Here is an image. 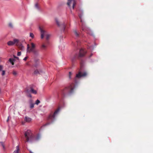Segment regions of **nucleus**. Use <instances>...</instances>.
Returning a JSON list of instances; mask_svg holds the SVG:
<instances>
[{"instance_id":"b1692460","label":"nucleus","mask_w":153,"mask_h":153,"mask_svg":"<svg viewBox=\"0 0 153 153\" xmlns=\"http://www.w3.org/2000/svg\"><path fill=\"white\" fill-rule=\"evenodd\" d=\"M31 47L33 48H35L36 45L33 43L31 42Z\"/></svg>"},{"instance_id":"f3484780","label":"nucleus","mask_w":153,"mask_h":153,"mask_svg":"<svg viewBox=\"0 0 153 153\" xmlns=\"http://www.w3.org/2000/svg\"><path fill=\"white\" fill-rule=\"evenodd\" d=\"M33 53L34 55L35 56H37L39 55V51L36 49L34 50L32 52Z\"/></svg>"},{"instance_id":"6ab92c4d","label":"nucleus","mask_w":153,"mask_h":153,"mask_svg":"<svg viewBox=\"0 0 153 153\" xmlns=\"http://www.w3.org/2000/svg\"><path fill=\"white\" fill-rule=\"evenodd\" d=\"M15 61V60L13 59L10 58L9 59V61L13 65H14V62Z\"/></svg>"},{"instance_id":"f704fd0d","label":"nucleus","mask_w":153,"mask_h":153,"mask_svg":"<svg viewBox=\"0 0 153 153\" xmlns=\"http://www.w3.org/2000/svg\"><path fill=\"white\" fill-rule=\"evenodd\" d=\"M9 119V117H8V119H7V122H8V121Z\"/></svg>"},{"instance_id":"72a5a7b5","label":"nucleus","mask_w":153,"mask_h":153,"mask_svg":"<svg viewBox=\"0 0 153 153\" xmlns=\"http://www.w3.org/2000/svg\"><path fill=\"white\" fill-rule=\"evenodd\" d=\"M89 48L91 49H93V47L92 46H91L89 47Z\"/></svg>"},{"instance_id":"a878e982","label":"nucleus","mask_w":153,"mask_h":153,"mask_svg":"<svg viewBox=\"0 0 153 153\" xmlns=\"http://www.w3.org/2000/svg\"><path fill=\"white\" fill-rule=\"evenodd\" d=\"M40 101L39 100H37L36 101L35 104L37 105H38L40 103Z\"/></svg>"},{"instance_id":"58836bf2","label":"nucleus","mask_w":153,"mask_h":153,"mask_svg":"<svg viewBox=\"0 0 153 153\" xmlns=\"http://www.w3.org/2000/svg\"><path fill=\"white\" fill-rule=\"evenodd\" d=\"M2 146H3V148H4V146L3 144H2Z\"/></svg>"},{"instance_id":"a211bd4d","label":"nucleus","mask_w":153,"mask_h":153,"mask_svg":"<svg viewBox=\"0 0 153 153\" xmlns=\"http://www.w3.org/2000/svg\"><path fill=\"white\" fill-rule=\"evenodd\" d=\"M19 146H17L16 147V150L14 151L13 153H19Z\"/></svg>"},{"instance_id":"9d476101","label":"nucleus","mask_w":153,"mask_h":153,"mask_svg":"<svg viewBox=\"0 0 153 153\" xmlns=\"http://www.w3.org/2000/svg\"><path fill=\"white\" fill-rule=\"evenodd\" d=\"M29 102L30 104V108H34V105L35 104L33 103V100L31 99H30L29 100Z\"/></svg>"},{"instance_id":"6e6552de","label":"nucleus","mask_w":153,"mask_h":153,"mask_svg":"<svg viewBox=\"0 0 153 153\" xmlns=\"http://www.w3.org/2000/svg\"><path fill=\"white\" fill-rule=\"evenodd\" d=\"M56 23L57 25L62 28L64 29L65 25L62 22H61L59 21V20H57L56 21Z\"/></svg>"},{"instance_id":"c9c22d12","label":"nucleus","mask_w":153,"mask_h":153,"mask_svg":"<svg viewBox=\"0 0 153 153\" xmlns=\"http://www.w3.org/2000/svg\"><path fill=\"white\" fill-rule=\"evenodd\" d=\"M48 123L46 124L44 126H46V125H48Z\"/></svg>"},{"instance_id":"7c9ffc66","label":"nucleus","mask_w":153,"mask_h":153,"mask_svg":"<svg viewBox=\"0 0 153 153\" xmlns=\"http://www.w3.org/2000/svg\"><path fill=\"white\" fill-rule=\"evenodd\" d=\"M21 55V52H18L17 53V55L18 56H20Z\"/></svg>"},{"instance_id":"79ce46f5","label":"nucleus","mask_w":153,"mask_h":153,"mask_svg":"<svg viewBox=\"0 0 153 153\" xmlns=\"http://www.w3.org/2000/svg\"><path fill=\"white\" fill-rule=\"evenodd\" d=\"M14 58H16V57H15V56H14Z\"/></svg>"},{"instance_id":"9b49d317","label":"nucleus","mask_w":153,"mask_h":153,"mask_svg":"<svg viewBox=\"0 0 153 153\" xmlns=\"http://www.w3.org/2000/svg\"><path fill=\"white\" fill-rule=\"evenodd\" d=\"M86 53L85 51L83 49H81L80 51L79 56H84Z\"/></svg>"},{"instance_id":"f03ea898","label":"nucleus","mask_w":153,"mask_h":153,"mask_svg":"<svg viewBox=\"0 0 153 153\" xmlns=\"http://www.w3.org/2000/svg\"><path fill=\"white\" fill-rule=\"evenodd\" d=\"M75 87V85L73 84H71L67 87H65L62 90V92L63 94L67 93L71 94L74 92Z\"/></svg>"},{"instance_id":"1a4fd4ad","label":"nucleus","mask_w":153,"mask_h":153,"mask_svg":"<svg viewBox=\"0 0 153 153\" xmlns=\"http://www.w3.org/2000/svg\"><path fill=\"white\" fill-rule=\"evenodd\" d=\"M35 48H33L31 47L30 48L29 45L28 44L27 45V52L28 53H30L31 52H32L33 51L35 50Z\"/></svg>"},{"instance_id":"4be33fe9","label":"nucleus","mask_w":153,"mask_h":153,"mask_svg":"<svg viewBox=\"0 0 153 153\" xmlns=\"http://www.w3.org/2000/svg\"><path fill=\"white\" fill-rule=\"evenodd\" d=\"M75 35L76 36H79V35L77 32V31L76 30H74L73 31Z\"/></svg>"},{"instance_id":"4468645a","label":"nucleus","mask_w":153,"mask_h":153,"mask_svg":"<svg viewBox=\"0 0 153 153\" xmlns=\"http://www.w3.org/2000/svg\"><path fill=\"white\" fill-rule=\"evenodd\" d=\"M17 46H18L19 47V48L21 50H23L24 49V47L22 45V44L20 43L19 41V45Z\"/></svg>"},{"instance_id":"2eb2a0df","label":"nucleus","mask_w":153,"mask_h":153,"mask_svg":"<svg viewBox=\"0 0 153 153\" xmlns=\"http://www.w3.org/2000/svg\"><path fill=\"white\" fill-rule=\"evenodd\" d=\"M41 48L42 50H45L47 48V45L43 43L41 45Z\"/></svg>"},{"instance_id":"412c9836","label":"nucleus","mask_w":153,"mask_h":153,"mask_svg":"<svg viewBox=\"0 0 153 153\" xmlns=\"http://www.w3.org/2000/svg\"><path fill=\"white\" fill-rule=\"evenodd\" d=\"M30 91L32 93L36 94L37 93V91L36 90H34L33 88H31L30 90Z\"/></svg>"},{"instance_id":"cd10ccee","label":"nucleus","mask_w":153,"mask_h":153,"mask_svg":"<svg viewBox=\"0 0 153 153\" xmlns=\"http://www.w3.org/2000/svg\"><path fill=\"white\" fill-rule=\"evenodd\" d=\"M9 26L10 27H13V25L11 23H9Z\"/></svg>"},{"instance_id":"f257e3e1","label":"nucleus","mask_w":153,"mask_h":153,"mask_svg":"<svg viewBox=\"0 0 153 153\" xmlns=\"http://www.w3.org/2000/svg\"><path fill=\"white\" fill-rule=\"evenodd\" d=\"M25 136L27 142H32L34 140H38L41 137V135L39 134L35 137L32 131L29 130H27L25 132Z\"/></svg>"},{"instance_id":"ddd939ff","label":"nucleus","mask_w":153,"mask_h":153,"mask_svg":"<svg viewBox=\"0 0 153 153\" xmlns=\"http://www.w3.org/2000/svg\"><path fill=\"white\" fill-rule=\"evenodd\" d=\"M25 120L27 122H30L32 120V119L28 117H25Z\"/></svg>"},{"instance_id":"393cba45","label":"nucleus","mask_w":153,"mask_h":153,"mask_svg":"<svg viewBox=\"0 0 153 153\" xmlns=\"http://www.w3.org/2000/svg\"><path fill=\"white\" fill-rule=\"evenodd\" d=\"M35 7L38 10L39 9V7L38 4L37 3H36L35 5Z\"/></svg>"},{"instance_id":"dca6fc26","label":"nucleus","mask_w":153,"mask_h":153,"mask_svg":"<svg viewBox=\"0 0 153 153\" xmlns=\"http://www.w3.org/2000/svg\"><path fill=\"white\" fill-rule=\"evenodd\" d=\"M3 68V66L1 65H0V71H2V73L1 74L3 76L5 74V71H2Z\"/></svg>"},{"instance_id":"473e14b6","label":"nucleus","mask_w":153,"mask_h":153,"mask_svg":"<svg viewBox=\"0 0 153 153\" xmlns=\"http://www.w3.org/2000/svg\"><path fill=\"white\" fill-rule=\"evenodd\" d=\"M79 14V16L80 18L81 19L82 17V15H80L79 13H78Z\"/></svg>"},{"instance_id":"a19ab883","label":"nucleus","mask_w":153,"mask_h":153,"mask_svg":"<svg viewBox=\"0 0 153 153\" xmlns=\"http://www.w3.org/2000/svg\"><path fill=\"white\" fill-rule=\"evenodd\" d=\"M81 66H82V65L81 64Z\"/></svg>"},{"instance_id":"0eeeda50","label":"nucleus","mask_w":153,"mask_h":153,"mask_svg":"<svg viewBox=\"0 0 153 153\" xmlns=\"http://www.w3.org/2000/svg\"><path fill=\"white\" fill-rule=\"evenodd\" d=\"M67 4L69 7L72 5L73 9H74L76 2L75 0H68Z\"/></svg>"},{"instance_id":"423d86ee","label":"nucleus","mask_w":153,"mask_h":153,"mask_svg":"<svg viewBox=\"0 0 153 153\" xmlns=\"http://www.w3.org/2000/svg\"><path fill=\"white\" fill-rule=\"evenodd\" d=\"M19 40L15 39L13 41H10L8 42L7 44L9 46H12L15 44L16 45H19Z\"/></svg>"},{"instance_id":"4c0bfd02","label":"nucleus","mask_w":153,"mask_h":153,"mask_svg":"<svg viewBox=\"0 0 153 153\" xmlns=\"http://www.w3.org/2000/svg\"><path fill=\"white\" fill-rule=\"evenodd\" d=\"M30 153H33L32 152H31V151H30Z\"/></svg>"},{"instance_id":"39448f33","label":"nucleus","mask_w":153,"mask_h":153,"mask_svg":"<svg viewBox=\"0 0 153 153\" xmlns=\"http://www.w3.org/2000/svg\"><path fill=\"white\" fill-rule=\"evenodd\" d=\"M87 75V73L86 72H84L82 73L81 72H79L78 74L76 75L75 79V82H76L77 79H79L82 77H85Z\"/></svg>"},{"instance_id":"5701e85b","label":"nucleus","mask_w":153,"mask_h":153,"mask_svg":"<svg viewBox=\"0 0 153 153\" xmlns=\"http://www.w3.org/2000/svg\"><path fill=\"white\" fill-rule=\"evenodd\" d=\"M30 36L33 39L34 38V35L32 33H30Z\"/></svg>"},{"instance_id":"ea45409f","label":"nucleus","mask_w":153,"mask_h":153,"mask_svg":"<svg viewBox=\"0 0 153 153\" xmlns=\"http://www.w3.org/2000/svg\"><path fill=\"white\" fill-rule=\"evenodd\" d=\"M34 66L35 67H36L37 66V65H34Z\"/></svg>"},{"instance_id":"37998d69","label":"nucleus","mask_w":153,"mask_h":153,"mask_svg":"<svg viewBox=\"0 0 153 153\" xmlns=\"http://www.w3.org/2000/svg\"><path fill=\"white\" fill-rule=\"evenodd\" d=\"M92 54H91V55L90 56H92Z\"/></svg>"},{"instance_id":"20e7f679","label":"nucleus","mask_w":153,"mask_h":153,"mask_svg":"<svg viewBox=\"0 0 153 153\" xmlns=\"http://www.w3.org/2000/svg\"><path fill=\"white\" fill-rule=\"evenodd\" d=\"M39 29L40 32L41 38L42 39H43L47 34L48 32L43 27H39Z\"/></svg>"},{"instance_id":"aec40b11","label":"nucleus","mask_w":153,"mask_h":153,"mask_svg":"<svg viewBox=\"0 0 153 153\" xmlns=\"http://www.w3.org/2000/svg\"><path fill=\"white\" fill-rule=\"evenodd\" d=\"M50 36L51 35L48 33L45 37L46 40H48L49 39Z\"/></svg>"},{"instance_id":"c756f323","label":"nucleus","mask_w":153,"mask_h":153,"mask_svg":"<svg viewBox=\"0 0 153 153\" xmlns=\"http://www.w3.org/2000/svg\"><path fill=\"white\" fill-rule=\"evenodd\" d=\"M34 73L35 74H37L39 73V71L37 70H36L35 71Z\"/></svg>"},{"instance_id":"c85d7f7f","label":"nucleus","mask_w":153,"mask_h":153,"mask_svg":"<svg viewBox=\"0 0 153 153\" xmlns=\"http://www.w3.org/2000/svg\"><path fill=\"white\" fill-rule=\"evenodd\" d=\"M71 75H72V73H71V72H69V78L70 79L71 78Z\"/></svg>"},{"instance_id":"bb28decb","label":"nucleus","mask_w":153,"mask_h":153,"mask_svg":"<svg viewBox=\"0 0 153 153\" xmlns=\"http://www.w3.org/2000/svg\"><path fill=\"white\" fill-rule=\"evenodd\" d=\"M13 74L14 76H16L17 74V73L16 71H13Z\"/></svg>"},{"instance_id":"2f4dec72","label":"nucleus","mask_w":153,"mask_h":153,"mask_svg":"<svg viewBox=\"0 0 153 153\" xmlns=\"http://www.w3.org/2000/svg\"><path fill=\"white\" fill-rule=\"evenodd\" d=\"M27 58L28 57L26 56L24 58V59H23V60L24 61H26Z\"/></svg>"},{"instance_id":"e433bc0d","label":"nucleus","mask_w":153,"mask_h":153,"mask_svg":"<svg viewBox=\"0 0 153 153\" xmlns=\"http://www.w3.org/2000/svg\"><path fill=\"white\" fill-rule=\"evenodd\" d=\"M29 96L30 97H31V96L30 95H29Z\"/></svg>"},{"instance_id":"f8f14e48","label":"nucleus","mask_w":153,"mask_h":153,"mask_svg":"<svg viewBox=\"0 0 153 153\" xmlns=\"http://www.w3.org/2000/svg\"><path fill=\"white\" fill-rule=\"evenodd\" d=\"M82 30H83L86 31L87 32V33L88 34H90V32H91V31L90 28L88 27H85L83 28L82 27Z\"/></svg>"},{"instance_id":"7ed1b4c3","label":"nucleus","mask_w":153,"mask_h":153,"mask_svg":"<svg viewBox=\"0 0 153 153\" xmlns=\"http://www.w3.org/2000/svg\"><path fill=\"white\" fill-rule=\"evenodd\" d=\"M60 110V109L59 108L55 111L53 114H51L48 117L49 121L52 122H53L55 120L56 117L59 114Z\"/></svg>"}]
</instances>
